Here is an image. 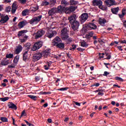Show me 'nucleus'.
Listing matches in <instances>:
<instances>
[{
	"mask_svg": "<svg viewBox=\"0 0 126 126\" xmlns=\"http://www.w3.org/2000/svg\"><path fill=\"white\" fill-rule=\"evenodd\" d=\"M68 32V28L65 27L62 30L61 33V38L63 41H65L66 45L72 42V38L69 37Z\"/></svg>",
	"mask_w": 126,
	"mask_h": 126,
	"instance_id": "nucleus-1",
	"label": "nucleus"
},
{
	"mask_svg": "<svg viewBox=\"0 0 126 126\" xmlns=\"http://www.w3.org/2000/svg\"><path fill=\"white\" fill-rule=\"evenodd\" d=\"M70 24H71V27L73 31H76L79 28L80 24L79 22L76 21V15H72L68 18Z\"/></svg>",
	"mask_w": 126,
	"mask_h": 126,
	"instance_id": "nucleus-2",
	"label": "nucleus"
},
{
	"mask_svg": "<svg viewBox=\"0 0 126 126\" xmlns=\"http://www.w3.org/2000/svg\"><path fill=\"white\" fill-rule=\"evenodd\" d=\"M65 7L64 6L60 5L57 8L53 7L50 9L48 11L49 16H52L55 13H63L65 12Z\"/></svg>",
	"mask_w": 126,
	"mask_h": 126,
	"instance_id": "nucleus-3",
	"label": "nucleus"
},
{
	"mask_svg": "<svg viewBox=\"0 0 126 126\" xmlns=\"http://www.w3.org/2000/svg\"><path fill=\"white\" fill-rule=\"evenodd\" d=\"M28 32L27 30H22L18 32L17 36L20 38V41H21V43H24V42H26L27 41V39H28V36L26 35V33Z\"/></svg>",
	"mask_w": 126,
	"mask_h": 126,
	"instance_id": "nucleus-4",
	"label": "nucleus"
},
{
	"mask_svg": "<svg viewBox=\"0 0 126 126\" xmlns=\"http://www.w3.org/2000/svg\"><path fill=\"white\" fill-rule=\"evenodd\" d=\"M85 32L88 31V30H96L97 29V25L93 23H89L88 24L85 25Z\"/></svg>",
	"mask_w": 126,
	"mask_h": 126,
	"instance_id": "nucleus-5",
	"label": "nucleus"
},
{
	"mask_svg": "<svg viewBox=\"0 0 126 126\" xmlns=\"http://www.w3.org/2000/svg\"><path fill=\"white\" fill-rule=\"evenodd\" d=\"M42 46H43V42L42 41L36 42L33 44L32 47L31 48V51L35 52V51L39 50L40 48H42Z\"/></svg>",
	"mask_w": 126,
	"mask_h": 126,
	"instance_id": "nucleus-6",
	"label": "nucleus"
},
{
	"mask_svg": "<svg viewBox=\"0 0 126 126\" xmlns=\"http://www.w3.org/2000/svg\"><path fill=\"white\" fill-rule=\"evenodd\" d=\"M42 19V15H39L38 16L34 17L32 18L31 20L29 21V23L32 25H33L35 22L36 23H38V22H40L41 21V19Z\"/></svg>",
	"mask_w": 126,
	"mask_h": 126,
	"instance_id": "nucleus-7",
	"label": "nucleus"
},
{
	"mask_svg": "<svg viewBox=\"0 0 126 126\" xmlns=\"http://www.w3.org/2000/svg\"><path fill=\"white\" fill-rule=\"evenodd\" d=\"M79 18L81 24H83L88 19V14L87 13H82Z\"/></svg>",
	"mask_w": 126,
	"mask_h": 126,
	"instance_id": "nucleus-8",
	"label": "nucleus"
},
{
	"mask_svg": "<svg viewBox=\"0 0 126 126\" xmlns=\"http://www.w3.org/2000/svg\"><path fill=\"white\" fill-rule=\"evenodd\" d=\"M76 8H77L76 6H71L70 7H67L65 8V13H66V14H69L71 13V12H73Z\"/></svg>",
	"mask_w": 126,
	"mask_h": 126,
	"instance_id": "nucleus-9",
	"label": "nucleus"
},
{
	"mask_svg": "<svg viewBox=\"0 0 126 126\" xmlns=\"http://www.w3.org/2000/svg\"><path fill=\"white\" fill-rule=\"evenodd\" d=\"M57 34V32L56 31H52L51 30H49L47 31V32L46 33V37H48V38H53L54 36Z\"/></svg>",
	"mask_w": 126,
	"mask_h": 126,
	"instance_id": "nucleus-10",
	"label": "nucleus"
},
{
	"mask_svg": "<svg viewBox=\"0 0 126 126\" xmlns=\"http://www.w3.org/2000/svg\"><path fill=\"white\" fill-rule=\"evenodd\" d=\"M93 4L94 6H98L100 8L103 4V2L101 0H93Z\"/></svg>",
	"mask_w": 126,
	"mask_h": 126,
	"instance_id": "nucleus-11",
	"label": "nucleus"
},
{
	"mask_svg": "<svg viewBox=\"0 0 126 126\" xmlns=\"http://www.w3.org/2000/svg\"><path fill=\"white\" fill-rule=\"evenodd\" d=\"M104 3H105L106 5L108 7L112 6V5H116V4H117L115 0H106L104 1Z\"/></svg>",
	"mask_w": 126,
	"mask_h": 126,
	"instance_id": "nucleus-12",
	"label": "nucleus"
},
{
	"mask_svg": "<svg viewBox=\"0 0 126 126\" xmlns=\"http://www.w3.org/2000/svg\"><path fill=\"white\" fill-rule=\"evenodd\" d=\"M44 34H45V31H43V30L38 31L35 34V39L41 38L42 36H44Z\"/></svg>",
	"mask_w": 126,
	"mask_h": 126,
	"instance_id": "nucleus-13",
	"label": "nucleus"
},
{
	"mask_svg": "<svg viewBox=\"0 0 126 126\" xmlns=\"http://www.w3.org/2000/svg\"><path fill=\"white\" fill-rule=\"evenodd\" d=\"M9 20V17H8V15H6L5 16H1V19L0 20V23H6V22H7Z\"/></svg>",
	"mask_w": 126,
	"mask_h": 126,
	"instance_id": "nucleus-14",
	"label": "nucleus"
},
{
	"mask_svg": "<svg viewBox=\"0 0 126 126\" xmlns=\"http://www.w3.org/2000/svg\"><path fill=\"white\" fill-rule=\"evenodd\" d=\"M42 58V54L40 52L35 53L33 56V59L34 61H39Z\"/></svg>",
	"mask_w": 126,
	"mask_h": 126,
	"instance_id": "nucleus-15",
	"label": "nucleus"
},
{
	"mask_svg": "<svg viewBox=\"0 0 126 126\" xmlns=\"http://www.w3.org/2000/svg\"><path fill=\"white\" fill-rule=\"evenodd\" d=\"M7 106L9 109H12V110H17V106L12 102H9L7 104Z\"/></svg>",
	"mask_w": 126,
	"mask_h": 126,
	"instance_id": "nucleus-16",
	"label": "nucleus"
},
{
	"mask_svg": "<svg viewBox=\"0 0 126 126\" xmlns=\"http://www.w3.org/2000/svg\"><path fill=\"white\" fill-rule=\"evenodd\" d=\"M62 42V41L61 38L58 36L55 37L53 40V43L54 44L55 46H57L58 44H60Z\"/></svg>",
	"mask_w": 126,
	"mask_h": 126,
	"instance_id": "nucleus-17",
	"label": "nucleus"
},
{
	"mask_svg": "<svg viewBox=\"0 0 126 126\" xmlns=\"http://www.w3.org/2000/svg\"><path fill=\"white\" fill-rule=\"evenodd\" d=\"M22 50H23L22 46L18 45V46H16V49L15 50V54L16 55H19V54H20V53L22 52Z\"/></svg>",
	"mask_w": 126,
	"mask_h": 126,
	"instance_id": "nucleus-18",
	"label": "nucleus"
},
{
	"mask_svg": "<svg viewBox=\"0 0 126 126\" xmlns=\"http://www.w3.org/2000/svg\"><path fill=\"white\" fill-rule=\"evenodd\" d=\"M26 25V22L24 21H22L19 22V23L18 24V27L19 29H21L22 28H23L24 26Z\"/></svg>",
	"mask_w": 126,
	"mask_h": 126,
	"instance_id": "nucleus-19",
	"label": "nucleus"
},
{
	"mask_svg": "<svg viewBox=\"0 0 126 126\" xmlns=\"http://www.w3.org/2000/svg\"><path fill=\"white\" fill-rule=\"evenodd\" d=\"M56 47L60 50H64V43L61 42L59 44H57Z\"/></svg>",
	"mask_w": 126,
	"mask_h": 126,
	"instance_id": "nucleus-20",
	"label": "nucleus"
},
{
	"mask_svg": "<svg viewBox=\"0 0 126 126\" xmlns=\"http://www.w3.org/2000/svg\"><path fill=\"white\" fill-rule=\"evenodd\" d=\"M107 23V20L105 19L99 18V23L102 26H104L105 25V23Z\"/></svg>",
	"mask_w": 126,
	"mask_h": 126,
	"instance_id": "nucleus-21",
	"label": "nucleus"
},
{
	"mask_svg": "<svg viewBox=\"0 0 126 126\" xmlns=\"http://www.w3.org/2000/svg\"><path fill=\"white\" fill-rule=\"evenodd\" d=\"M119 10H120V8L117 7L116 8H111V12L113 14H118V12H119Z\"/></svg>",
	"mask_w": 126,
	"mask_h": 126,
	"instance_id": "nucleus-22",
	"label": "nucleus"
},
{
	"mask_svg": "<svg viewBox=\"0 0 126 126\" xmlns=\"http://www.w3.org/2000/svg\"><path fill=\"white\" fill-rule=\"evenodd\" d=\"M40 53L41 54V57H45L46 58V57L49 56L50 52H49V50H46Z\"/></svg>",
	"mask_w": 126,
	"mask_h": 126,
	"instance_id": "nucleus-23",
	"label": "nucleus"
},
{
	"mask_svg": "<svg viewBox=\"0 0 126 126\" xmlns=\"http://www.w3.org/2000/svg\"><path fill=\"white\" fill-rule=\"evenodd\" d=\"M0 64L3 66L8 65L9 64V60H1Z\"/></svg>",
	"mask_w": 126,
	"mask_h": 126,
	"instance_id": "nucleus-24",
	"label": "nucleus"
},
{
	"mask_svg": "<svg viewBox=\"0 0 126 126\" xmlns=\"http://www.w3.org/2000/svg\"><path fill=\"white\" fill-rule=\"evenodd\" d=\"M28 58V50L25 51L24 54H23V60L25 62L26 60H27Z\"/></svg>",
	"mask_w": 126,
	"mask_h": 126,
	"instance_id": "nucleus-25",
	"label": "nucleus"
},
{
	"mask_svg": "<svg viewBox=\"0 0 126 126\" xmlns=\"http://www.w3.org/2000/svg\"><path fill=\"white\" fill-rule=\"evenodd\" d=\"M29 11L30 10L28 9H25L22 12V15L23 16H26L28 13H29Z\"/></svg>",
	"mask_w": 126,
	"mask_h": 126,
	"instance_id": "nucleus-26",
	"label": "nucleus"
},
{
	"mask_svg": "<svg viewBox=\"0 0 126 126\" xmlns=\"http://www.w3.org/2000/svg\"><path fill=\"white\" fill-rule=\"evenodd\" d=\"M122 12V14H119V16L120 18H124V17L125 16V14H126V9H123Z\"/></svg>",
	"mask_w": 126,
	"mask_h": 126,
	"instance_id": "nucleus-27",
	"label": "nucleus"
},
{
	"mask_svg": "<svg viewBox=\"0 0 126 126\" xmlns=\"http://www.w3.org/2000/svg\"><path fill=\"white\" fill-rule=\"evenodd\" d=\"M19 61V55H17L14 59L13 63H17Z\"/></svg>",
	"mask_w": 126,
	"mask_h": 126,
	"instance_id": "nucleus-28",
	"label": "nucleus"
},
{
	"mask_svg": "<svg viewBox=\"0 0 126 126\" xmlns=\"http://www.w3.org/2000/svg\"><path fill=\"white\" fill-rule=\"evenodd\" d=\"M24 47L27 49V50H30V48L31 47V43L29 42H27L25 44H24Z\"/></svg>",
	"mask_w": 126,
	"mask_h": 126,
	"instance_id": "nucleus-29",
	"label": "nucleus"
},
{
	"mask_svg": "<svg viewBox=\"0 0 126 126\" xmlns=\"http://www.w3.org/2000/svg\"><path fill=\"white\" fill-rule=\"evenodd\" d=\"M28 97L31 98V99H32V100H34V101H36L37 100L36 96H34L33 95H28Z\"/></svg>",
	"mask_w": 126,
	"mask_h": 126,
	"instance_id": "nucleus-30",
	"label": "nucleus"
},
{
	"mask_svg": "<svg viewBox=\"0 0 126 126\" xmlns=\"http://www.w3.org/2000/svg\"><path fill=\"white\" fill-rule=\"evenodd\" d=\"M81 46L83 47L84 48H87V47H88V45L85 41H83L81 43Z\"/></svg>",
	"mask_w": 126,
	"mask_h": 126,
	"instance_id": "nucleus-31",
	"label": "nucleus"
},
{
	"mask_svg": "<svg viewBox=\"0 0 126 126\" xmlns=\"http://www.w3.org/2000/svg\"><path fill=\"white\" fill-rule=\"evenodd\" d=\"M0 121L3 123H7V122H8V120L6 117H1Z\"/></svg>",
	"mask_w": 126,
	"mask_h": 126,
	"instance_id": "nucleus-32",
	"label": "nucleus"
},
{
	"mask_svg": "<svg viewBox=\"0 0 126 126\" xmlns=\"http://www.w3.org/2000/svg\"><path fill=\"white\" fill-rule=\"evenodd\" d=\"M9 99L8 97H1L0 98V101H2V102H5V101H7Z\"/></svg>",
	"mask_w": 126,
	"mask_h": 126,
	"instance_id": "nucleus-33",
	"label": "nucleus"
},
{
	"mask_svg": "<svg viewBox=\"0 0 126 126\" xmlns=\"http://www.w3.org/2000/svg\"><path fill=\"white\" fill-rule=\"evenodd\" d=\"M77 4V1H76L74 0H70V4L72 5H75V4Z\"/></svg>",
	"mask_w": 126,
	"mask_h": 126,
	"instance_id": "nucleus-34",
	"label": "nucleus"
},
{
	"mask_svg": "<svg viewBox=\"0 0 126 126\" xmlns=\"http://www.w3.org/2000/svg\"><path fill=\"white\" fill-rule=\"evenodd\" d=\"M68 89V87L62 88L60 89H58L57 90L58 91H66Z\"/></svg>",
	"mask_w": 126,
	"mask_h": 126,
	"instance_id": "nucleus-35",
	"label": "nucleus"
},
{
	"mask_svg": "<svg viewBox=\"0 0 126 126\" xmlns=\"http://www.w3.org/2000/svg\"><path fill=\"white\" fill-rule=\"evenodd\" d=\"M6 59H12L13 58V54H9L6 55Z\"/></svg>",
	"mask_w": 126,
	"mask_h": 126,
	"instance_id": "nucleus-36",
	"label": "nucleus"
},
{
	"mask_svg": "<svg viewBox=\"0 0 126 126\" xmlns=\"http://www.w3.org/2000/svg\"><path fill=\"white\" fill-rule=\"evenodd\" d=\"M115 80H118L119 81H121V82H123V81H124V79L120 77H115Z\"/></svg>",
	"mask_w": 126,
	"mask_h": 126,
	"instance_id": "nucleus-37",
	"label": "nucleus"
},
{
	"mask_svg": "<svg viewBox=\"0 0 126 126\" xmlns=\"http://www.w3.org/2000/svg\"><path fill=\"white\" fill-rule=\"evenodd\" d=\"M11 9V7L10 6H8L5 8V12H10V10Z\"/></svg>",
	"mask_w": 126,
	"mask_h": 126,
	"instance_id": "nucleus-38",
	"label": "nucleus"
},
{
	"mask_svg": "<svg viewBox=\"0 0 126 126\" xmlns=\"http://www.w3.org/2000/svg\"><path fill=\"white\" fill-rule=\"evenodd\" d=\"M76 49V45L74 44L72 45V47H70V51H74Z\"/></svg>",
	"mask_w": 126,
	"mask_h": 126,
	"instance_id": "nucleus-39",
	"label": "nucleus"
},
{
	"mask_svg": "<svg viewBox=\"0 0 126 126\" xmlns=\"http://www.w3.org/2000/svg\"><path fill=\"white\" fill-rule=\"evenodd\" d=\"M23 116H24L25 117L26 116V113H25V110H24L22 112V113H21L20 118L21 119L22 117H23Z\"/></svg>",
	"mask_w": 126,
	"mask_h": 126,
	"instance_id": "nucleus-40",
	"label": "nucleus"
},
{
	"mask_svg": "<svg viewBox=\"0 0 126 126\" xmlns=\"http://www.w3.org/2000/svg\"><path fill=\"white\" fill-rule=\"evenodd\" d=\"M16 9H17V7H12L11 12L12 13H15L16 11Z\"/></svg>",
	"mask_w": 126,
	"mask_h": 126,
	"instance_id": "nucleus-41",
	"label": "nucleus"
},
{
	"mask_svg": "<svg viewBox=\"0 0 126 126\" xmlns=\"http://www.w3.org/2000/svg\"><path fill=\"white\" fill-rule=\"evenodd\" d=\"M24 122H25V123H26L27 126H34V125L32 124H30L29 122H28V121H27L26 120H24Z\"/></svg>",
	"mask_w": 126,
	"mask_h": 126,
	"instance_id": "nucleus-42",
	"label": "nucleus"
},
{
	"mask_svg": "<svg viewBox=\"0 0 126 126\" xmlns=\"http://www.w3.org/2000/svg\"><path fill=\"white\" fill-rule=\"evenodd\" d=\"M99 8H100V9H101L102 10H107V9H108V7H104V6H102V5Z\"/></svg>",
	"mask_w": 126,
	"mask_h": 126,
	"instance_id": "nucleus-43",
	"label": "nucleus"
},
{
	"mask_svg": "<svg viewBox=\"0 0 126 126\" xmlns=\"http://www.w3.org/2000/svg\"><path fill=\"white\" fill-rule=\"evenodd\" d=\"M38 9V7H32L31 9V11H36Z\"/></svg>",
	"mask_w": 126,
	"mask_h": 126,
	"instance_id": "nucleus-44",
	"label": "nucleus"
},
{
	"mask_svg": "<svg viewBox=\"0 0 126 126\" xmlns=\"http://www.w3.org/2000/svg\"><path fill=\"white\" fill-rule=\"evenodd\" d=\"M8 67V68H14V67H15V65H14V64H11V65H9Z\"/></svg>",
	"mask_w": 126,
	"mask_h": 126,
	"instance_id": "nucleus-45",
	"label": "nucleus"
},
{
	"mask_svg": "<svg viewBox=\"0 0 126 126\" xmlns=\"http://www.w3.org/2000/svg\"><path fill=\"white\" fill-rule=\"evenodd\" d=\"M42 5H49L50 4V3L49 2L45 1L44 2H43L42 3Z\"/></svg>",
	"mask_w": 126,
	"mask_h": 126,
	"instance_id": "nucleus-46",
	"label": "nucleus"
},
{
	"mask_svg": "<svg viewBox=\"0 0 126 126\" xmlns=\"http://www.w3.org/2000/svg\"><path fill=\"white\" fill-rule=\"evenodd\" d=\"M61 3H62V4H64V5H67V2H66V1H65V0H63L61 1Z\"/></svg>",
	"mask_w": 126,
	"mask_h": 126,
	"instance_id": "nucleus-47",
	"label": "nucleus"
},
{
	"mask_svg": "<svg viewBox=\"0 0 126 126\" xmlns=\"http://www.w3.org/2000/svg\"><path fill=\"white\" fill-rule=\"evenodd\" d=\"M77 51H79V52H83V51H85V49L81 48V47H79L77 49Z\"/></svg>",
	"mask_w": 126,
	"mask_h": 126,
	"instance_id": "nucleus-48",
	"label": "nucleus"
},
{
	"mask_svg": "<svg viewBox=\"0 0 126 126\" xmlns=\"http://www.w3.org/2000/svg\"><path fill=\"white\" fill-rule=\"evenodd\" d=\"M106 57L107 58H105V60H110L111 58H112V56H111V54L110 53Z\"/></svg>",
	"mask_w": 126,
	"mask_h": 126,
	"instance_id": "nucleus-49",
	"label": "nucleus"
},
{
	"mask_svg": "<svg viewBox=\"0 0 126 126\" xmlns=\"http://www.w3.org/2000/svg\"><path fill=\"white\" fill-rule=\"evenodd\" d=\"M88 35L91 37H93V35H94V32L93 31L90 32H89Z\"/></svg>",
	"mask_w": 126,
	"mask_h": 126,
	"instance_id": "nucleus-50",
	"label": "nucleus"
},
{
	"mask_svg": "<svg viewBox=\"0 0 126 126\" xmlns=\"http://www.w3.org/2000/svg\"><path fill=\"white\" fill-rule=\"evenodd\" d=\"M108 74H110V72H108V71H104L103 75V76H107Z\"/></svg>",
	"mask_w": 126,
	"mask_h": 126,
	"instance_id": "nucleus-51",
	"label": "nucleus"
},
{
	"mask_svg": "<svg viewBox=\"0 0 126 126\" xmlns=\"http://www.w3.org/2000/svg\"><path fill=\"white\" fill-rule=\"evenodd\" d=\"M43 67L45 70H48L49 68V67H48V65H44Z\"/></svg>",
	"mask_w": 126,
	"mask_h": 126,
	"instance_id": "nucleus-52",
	"label": "nucleus"
},
{
	"mask_svg": "<svg viewBox=\"0 0 126 126\" xmlns=\"http://www.w3.org/2000/svg\"><path fill=\"white\" fill-rule=\"evenodd\" d=\"M100 86V84L99 83H96L95 84L92 85V87L95 86L96 87H98Z\"/></svg>",
	"mask_w": 126,
	"mask_h": 126,
	"instance_id": "nucleus-53",
	"label": "nucleus"
},
{
	"mask_svg": "<svg viewBox=\"0 0 126 126\" xmlns=\"http://www.w3.org/2000/svg\"><path fill=\"white\" fill-rule=\"evenodd\" d=\"M47 66L50 68L52 64V62L50 61L49 62H47Z\"/></svg>",
	"mask_w": 126,
	"mask_h": 126,
	"instance_id": "nucleus-54",
	"label": "nucleus"
},
{
	"mask_svg": "<svg viewBox=\"0 0 126 126\" xmlns=\"http://www.w3.org/2000/svg\"><path fill=\"white\" fill-rule=\"evenodd\" d=\"M73 102L76 106H78V107H80V106H81L80 103L76 102V101H73Z\"/></svg>",
	"mask_w": 126,
	"mask_h": 126,
	"instance_id": "nucleus-55",
	"label": "nucleus"
},
{
	"mask_svg": "<svg viewBox=\"0 0 126 126\" xmlns=\"http://www.w3.org/2000/svg\"><path fill=\"white\" fill-rule=\"evenodd\" d=\"M91 36L90 35H89L88 34L86 35V38L88 40H90L91 39Z\"/></svg>",
	"mask_w": 126,
	"mask_h": 126,
	"instance_id": "nucleus-56",
	"label": "nucleus"
},
{
	"mask_svg": "<svg viewBox=\"0 0 126 126\" xmlns=\"http://www.w3.org/2000/svg\"><path fill=\"white\" fill-rule=\"evenodd\" d=\"M123 46H117V49H118V50H119V51H123Z\"/></svg>",
	"mask_w": 126,
	"mask_h": 126,
	"instance_id": "nucleus-57",
	"label": "nucleus"
},
{
	"mask_svg": "<svg viewBox=\"0 0 126 126\" xmlns=\"http://www.w3.org/2000/svg\"><path fill=\"white\" fill-rule=\"evenodd\" d=\"M20 2H21V3L24 4V3H26V0H19Z\"/></svg>",
	"mask_w": 126,
	"mask_h": 126,
	"instance_id": "nucleus-58",
	"label": "nucleus"
},
{
	"mask_svg": "<svg viewBox=\"0 0 126 126\" xmlns=\"http://www.w3.org/2000/svg\"><path fill=\"white\" fill-rule=\"evenodd\" d=\"M104 65H105V66L107 68H109V66H108L107 65H110V63H104Z\"/></svg>",
	"mask_w": 126,
	"mask_h": 126,
	"instance_id": "nucleus-59",
	"label": "nucleus"
},
{
	"mask_svg": "<svg viewBox=\"0 0 126 126\" xmlns=\"http://www.w3.org/2000/svg\"><path fill=\"white\" fill-rule=\"evenodd\" d=\"M12 119L13 120V126H17V125H16V124H15V120L14 119V118H13V117H12Z\"/></svg>",
	"mask_w": 126,
	"mask_h": 126,
	"instance_id": "nucleus-60",
	"label": "nucleus"
},
{
	"mask_svg": "<svg viewBox=\"0 0 126 126\" xmlns=\"http://www.w3.org/2000/svg\"><path fill=\"white\" fill-rule=\"evenodd\" d=\"M12 7H17L16 6V2L13 3L12 5Z\"/></svg>",
	"mask_w": 126,
	"mask_h": 126,
	"instance_id": "nucleus-61",
	"label": "nucleus"
},
{
	"mask_svg": "<svg viewBox=\"0 0 126 126\" xmlns=\"http://www.w3.org/2000/svg\"><path fill=\"white\" fill-rule=\"evenodd\" d=\"M35 80H36V81H39V80H40V78L38 76H36L35 78Z\"/></svg>",
	"mask_w": 126,
	"mask_h": 126,
	"instance_id": "nucleus-62",
	"label": "nucleus"
},
{
	"mask_svg": "<svg viewBox=\"0 0 126 126\" xmlns=\"http://www.w3.org/2000/svg\"><path fill=\"white\" fill-rule=\"evenodd\" d=\"M121 44H126V40H124L121 41Z\"/></svg>",
	"mask_w": 126,
	"mask_h": 126,
	"instance_id": "nucleus-63",
	"label": "nucleus"
},
{
	"mask_svg": "<svg viewBox=\"0 0 126 126\" xmlns=\"http://www.w3.org/2000/svg\"><path fill=\"white\" fill-rule=\"evenodd\" d=\"M123 24H124V26L125 27V28H126V21H125L123 22Z\"/></svg>",
	"mask_w": 126,
	"mask_h": 126,
	"instance_id": "nucleus-64",
	"label": "nucleus"
}]
</instances>
